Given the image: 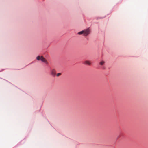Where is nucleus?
Returning <instances> with one entry per match:
<instances>
[{"mask_svg":"<svg viewBox=\"0 0 148 148\" xmlns=\"http://www.w3.org/2000/svg\"><path fill=\"white\" fill-rule=\"evenodd\" d=\"M90 32V29L88 28L87 29L82 30L78 32V34L79 35H81L83 34V36H86L88 35Z\"/></svg>","mask_w":148,"mask_h":148,"instance_id":"obj_1","label":"nucleus"},{"mask_svg":"<svg viewBox=\"0 0 148 148\" xmlns=\"http://www.w3.org/2000/svg\"><path fill=\"white\" fill-rule=\"evenodd\" d=\"M41 60L46 64L47 63V62L46 59L43 57V56H41L40 57Z\"/></svg>","mask_w":148,"mask_h":148,"instance_id":"obj_2","label":"nucleus"},{"mask_svg":"<svg viewBox=\"0 0 148 148\" xmlns=\"http://www.w3.org/2000/svg\"><path fill=\"white\" fill-rule=\"evenodd\" d=\"M56 71L54 69L52 70L51 71V74L53 76H55L56 74Z\"/></svg>","mask_w":148,"mask_h":148,"instance_id":"obj_3","label":"nucleus"},{"mask_svg":"<svg viewBox=\"0 0 148 148\" xmlns=\"http://www.w3.org/2000/svg\"><path fill=\"white\" fill-rule=\"evenodd\" d=\"M84 64H88L90 65L91 64V62L90 61L88 60H86L84 62Z\"/></svg>","mask_w":148,"mask_h":148,"instance_id":"obj_4","label":"nucleus"},{"mask_svg":"<svg viewBox=\"0 0 148 148\" xmlns=\"http://www.w3.org/2000/svg\"><path fill=\"white\" fill-rule=\"evenodd\" d=\"M104 63H105V62L103 61H101L100 62V64L101 65H103L104 64Z\"/></svg>","mask_w":148,"mask_h":148,"instance_id":"obj_5","label":"nucleus"},{"mask_svg":"<svg viewBox=\"0 0 148 148\" xmlns=\"http://www.w3.org/2000/svg\"><path fill=\"white\" fill-rule=\"evenodd\" d=\"M36 59L38 60H40V56H38L36 57Z\"/></svg>","mask_w":148,"mask_h":148,"instance_id":"obj_6","label":"nucleus"},{"mask_svg":"<svg viewBox=\"0 0 148 148\" xmlns=\"http://www.w3.org/2000/svg\"><path fill=\"white\" fill-rule=\"evenodd\" d=\"M61 74L60 73H57V76L58 77L59 76H60L61 75Z\"/></svg>","mask_w":148,"mask_h":148,"instance_id":"obj_7","label":"nucleus"}]
</instances>
